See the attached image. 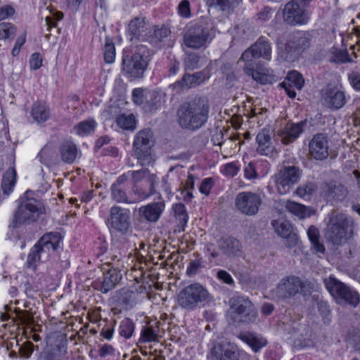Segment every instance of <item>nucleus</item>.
I'll list each match as a JSON object with an SVG mask.
<instances>
[{
  "instance_id": "obj_1",
  "label": "nucleus",
  "mask_w": 360,
  "mask_h": 360,
  "mask_svg": "<svg viewBox=\"0 0 360 360\" xmlns=\"http://www.w3.org/2000/svg\"><path fill=\"white\" fill-rule=\"evenodd\" d=\"M210 105L205 98H195L180 105L177 110V120L182 128L195 130L207 121Z\"/></svg>"
},
{
  "instance_id": "obj_2",
  "label": "nucleus",
  "mask_w": 360,
  "mask_h": 360,
  "mask_svg": "<svg viewBox=\"0 0 360 360\" xmlns=\"http://www.w3.org/2000/svg\"><path fill=\"white\" fill-rule=\"evenodd\" d=\"M326 237L334 245L345 243L353 232L354 221L346 214L333 211L328 214Z\"/></svg>"
},
{
  "instance_id": "obj_3",
  "label": "nucleus",
  "mask_w": 360,
  "mask_h": 360,
  "mask_svg": "<svg viewBox=\"0 0 360 360\" xmlns=\"http://www.w3.org/2000/svg\"><path fill=\"white\" fill-rule=\"evenodd\" d=\"M212 299L211 294L204 285L193 283L179 290L176 295V303L183 309L193 311Z\"/></svg>"
},
{
  "instance_id": "obj_4",
  "label": "nucleus",
  "mask_w": 360,
  "mask_h": 360,
  "mask_svg": "<svg viewBox=\"0 0 360 360\" xmlns=\"http://www.w3.org/2000/svg\"><path fill=\"white\" fill-rule=\"evenodd\" d=\"M323 283L337 303L348 304L353 307H356L359 303V293L334 276H330L324 278Z\"/></svg>"
},
{
  "instance_id": "obj_5",
  "label": "nucleus",
  "mask_w": 360,
  "mask_h": 360,
  "mask_svg": "<svg viewBox=\"0 0 360 360\" xmlns=\"http://www.w3.org/2000/svg\"><path fill=\"white\" fill-rule=\"evenodd\" d=\"M229 316L234 322H252L257 317V311L252 302L244 297L234 296L229 300Z\"/></svg>"
},
{
  "instance_id": "obj_6",
  "label": "nucleus",
  "mask_w": 360,
  "mask_h": 360,
  "mask_svg": "<svg viewBox=\"0 0 360 360\" xmlns=\"http://www.w3.org/2000/svg\"><path fill=\"white\" fill-rule=\"evenodd\" d=\"M311 284L303 282L295 276L283 278L274 290V295L279 300H286L295 297L299 293L305 295L309 292Z\"/></svg>"
},
{
  "instance_id": "obj_7",
  "label": "nucleus",
  "mask_w": 360,
  "mask_h": 360,
  "mask_svg": "<svg viewBox=\"0 0 360 360\" xmlns=\"http://www.w3.org/2000/svg\"><path fill=\"white\" fill-rule=\"evenodd\" d=\"M153 143V135L150 129H143L136 134L133 150L141 165H146L151 162V148Z\"/></svg>"
},
{
  "instance_id": "obj_8",
  "label": "nucleus",
  "mask_w": 360,
  "mask_h": 360,
  "mask_svg": "<svg viewBox=\"0 0 360 360\" xmlns=\"http://www.w3.org/2000/svg\"><path fill=\"white\" fill-rule=\"evenodd\" d=\"M302 171L296 166H283L275 175L274 182L277 191L281 194L288 193L292 187L297 184Z\"/></svg>"
},
{
  "instance_id": "obj_9",
  "label": "nucleus",
  "mask_w": 360,
  "mask_h": 360,
  "mask_svg": "<svg viewBox=\"0 0 360 360\" xmlns=\"http://www.w3.org/2000/svg\"><path fill=\"white\" fill-rule=\"evenodd\" d=\"M30 191H26L25 193L27 201L21 202L17 210L15 212L14 218L12 221V226L17 228L21 224L35 221L39 216V207L38 205H34L29 200H37L34 198L29 200Z\"/></svg>"
},
{
  "instance_id": "obj_10",
  "label": "nucleus",
  "mask_w": 360,
  "mask_h": 360,
  "mask_svg": "<svg viewBox=\"0 0 360 360\" xmlns=\"http://www.w3.org/2000/svg\"><path fill=\"white\" fill-rule=\"evenodd\" d=\"M283 21L290 25H305L310 15L301 1L292 0L287 3L283 9Z\"/></svg>"
},
{
  "instance_id": "obj_11",
  "label": "nucleus",
  "mask_w": 360,
  "mask_h": 360,
  "mask_svg": "<svg viewBox=\"0 0 360 360\" xmlns=\"http://www.w3.org/2000/svg\"><path fill=\"white\" fill-rule=\"evenodd\" d=\"M165 95L160 91L148 90L141 88L134 89L133 101L136 105H143L146 110L153 111L160 108L165 101Z\"/></svg>"
},
{
  "instance_id": "obj_12",
  "label": "nucleus",
  "mask_w": 360,
  "mask_h": 360,
  "mask_svg": "<svg viewBox=\"0 0 360 360\" xmlns=\"http://www.w3.org/2000/svg\"><path fill=\"white\" fill-rule=\"evenodd\" d=\"M210 41V32L200 25L190 26L184 34V44L188 48L198 49Z\"/></svg>"
},
{
  "instance_id": "obj_13",
  "label": "nucleus",
  "mask_w": 360,
  "mask_h": 360,
  "mask_svg": "<svg viewBox=\"0 0 360 360\" xmlns=\"http://www.w3.org/2000/svg\"><path fill=\"white\" fill-rule=\"evenodd\" d=\"M147 65L146 58L139 53L124 56L122 59V70L131 79L141 77Z\"/></svg>"
},
{
  "instance_id": "obj_14",
  "label": "nucleus",
  "mask_w": 360,
  "mask_h": 360,
  "mask_svg": "<svg viewBox=\"0 0 360 360\" xmlns=\"http://www.w3.org/2000/svg\"><path fill=\"white\" fill-rule=\"evenodd\" d=\"M262 204L259 195L252 192L239 193L235 200L238 210L248 216L255 215Z\"/></svg>"
},
{
  "instance_id": "obj_15",
  "label": "nucleus",
  "mask_w": 360,
  "mask_h": 360,
  "mask_svg": "<svg viewBox=\"0 0 360 360\" xmlns=\"http://www.w3.org/2000/svg\"><path fill=\"white\" fill-rule=\"evenodd\" d=\"M237 347L226 341L215 343L210 349L209 360H238Z\"/></svg>"
},
{
  "instance_id": "obj_16",
  "label": "nucleus",
  "mask_w": 360,
  "mask_h": 360,
  "mask_svg": "<svg viewBox=\"0 0 360 360\" xmlns=\"http://www.w3.org/2000/svg\"><path fill=\"white\" fill-rule=\"evenodd\" d=\"M271 56V46L270 43L264 37L258 40L247 49L240 57L243 61H251L252 58H263L269 60Z\"/></svg>"
},
{
  "instance_id": "obj_17",
  "label": "nucleus",
  "mask_w": 360,
  "mask_h": 360,
  "mask_svg": "<svg viewBox=\"0 0 360 360\" xmlns=\"http://www.w3.org/2000/svg\"><path fill=\"white\" fill-rule=\"evenodd\" d=\"M328 140L323 134L314 135L309 143L310 155L318 160H323L328 156Z\"/></svg>"
},
{
  "instance_id": "obj_18",
  "label": "nucleus",
  "mask_w": 360,
  "mask_h": 360,
  "mask_svg": "<svg viewBox=\"0 0 360 360\" xmlns=\"http://www.w3.org/2000/svg\"><path fill=\"white\" fill-rule=\"evenodd\" d=\"M305 123L288 122L277 131L278 139L284 145H288L294 142L304 131Z\"/></svg>"
},
{
  "instance_id": "obj_19",
  "label": "nucleus",
  "mask_w": 360,
  "mask_h": 360,
  "mask_svg": "<svg viewBox=\"0 0 360 360\" xmlns=\"http://www.w3.org/2000/svg\"><path fill=\"white\" fill-rule=\"evenodd\" d=\"M130 226L129 211L119 207L110 210V226L121 233H126Z\"/></svg>"
},
{
  "instance_id": "obj_20",
  "label": "nucleus",
  "mask_w": 360,
  "mask_h": 360,
  "mask_svg": "<svg viewBox=\"0 0 360 360\" xmlns=\"http://www.w3.org/2000/svg\"><path fill=\"white\" fill-rule=\"evenodd\" d=\"M63 239L62 229L46 233V252L50 259L56 260L59 258Z\"/></svg>"
},
{
  "instance_id": "obj_21",
  "label": "nucleus",
  "mask_w": 360,
  "mask_h": 360,
  "mask_svg": "<svg viewBox=\"0 0 360 360\" xmlns=\"http://www.w3.org/2000/svg\"><path fill=\"white\" fill-rule=\"evenodd\" d=\"M116 258L117 256H115L112 259V262L110 263L112 265V269L103 274V281L101 288V290L103 292H107L114 288L122 278L120 274V268L122 264H120V261L119 259L116 262L115 261Z\"/></svg>"
},
{
  "instance_id": "obj_22",
  "label": "nucleus",
  "mask_w": 360,
  "mask_h": 360,
  "mask_svg": "<svg viewBox=\"0 0 360 360\" xmlns=\"http://www.w3.org/2000/svg\"><path fill=\"white\" fill-rule=\"evenodd\" d=\"M127 186V176L125 175L120 176L117 181L111 186V194L112 198L118 202L134 203L135 199L131 193L127 195L125 188Z\"/></svg>"
},
{
  "instance_id": "obj_23",
  "label": "nucleus",
  "mask_w": 360,
  "mask_h": 360,
  "mask_svg": "<svg viewBox=\"0 0 360 360\" xmlns=\"http://www.w3.org/2000/svg\"><path fill=\"white\" fill-rule=\"evenodd\" d=\"M325 105L333 109H339L346 103L345 93L336 87H327L323 94Z\"/></svg>"
},
{
  "instance_id": "obj_24",
  "label": "nucleus",
  "mask_w": 360,
  "mask_h": 360,
  "mask_svg": "<svg viewBox=\"0 0 360 360\" xmlns=\"http://www.w3.org/2000/svg\"><path fill=\"white\" fill-rule=\"evenodd\" d=\"M348 193L347 188L337 182L325 183L321 187V194L328 200H342Z\"/></svg>"
},
{
  "instance_id": "obj_25",
  "label": "nucleus",
  "mask_w": 360,
  "mask_h": 360,
  "mask_svg": "<svg viewBox=\"0 0 360 360\" xmlns=\"http://www.w3.org/2000/svg\"><path fill=\"white\" fill-rule=\"evenodd\" d=\"M210 75L207 71L202 70L194 74H185L181 80L174 84V87L190 89L195 87L208 79Z\"/></svg>"
},
{
  "instance_id": "obj_26",
  "label": "nucleus",
  "mask_w": 360,
  "mask_h": 360,
  "mask_svg": "<svg viewBox=\"0 0 360 360\" xmlns=\"http://www.w3.org/2000/svg\"><path fill=\"white\" fill-rule=\"evenodd\" d=\"M304 84V80L302 75L297 71H291L287 75L285 79L281 84L287 94L290 98H295L296 96L295 91L292 89V87H295L297 90H301Z\"/></svg>"
},
{
  "instance_id": "obj_27",
  "label": "nucleus",
  "mask_w": 360,
  "mask_h": 360,
  "mask_svg": "<svg viewBox=\"0 0 360 360\" xmlns=\"http://www.w3.org/2000/svg\"><path fill=\"white\" fill-rule=\"evenodd\" d=\"M257 143V152L261 155L274 157L277 154V151L271 142V137L269 134L262 130L259 132L256 137Z\"/></svg>"
},
{
  "instance_id": "obj_28",
  "label": "nucleus",
  "mask_w": 360,
  "mask_h": 360,
  "mask_svg": "<svg viewBox=\"0 0 360 360\" xmlns=\"http://www.w3.org/2000/svg\"><path fill=\"white\" fill-rule=\"evenodd\" d=\"M271 225L278 236L288 238V241H290L291 244H289L288 247L290 248L296 244L297 237L295 234H292V228L289 221L283 219L274 220Z\"/></svg>"
},
{
  "instance_id": "obj_29",
  "label": "nucleus",
  "mask_w": 360,
  "mask_h": 360,
  "mask_svg": "<svg viewBox=\"0 0 360 360\" xmlns=\"http://www.w3.org/2000/svg\"><path fill=\"white\" fill-rule=\"evenodd\" d=\"M165 209L163 202H157L148 204L139 208L140 215L150 222H155L160 218Z\"/></svg>"
},
{
  "instance_id": "obj_30",
  "label": "nucleus",
  "mask_w": 360,
  "mask_h": 360,
  "mask_svg": "<svg viewBox=\"0 0 360 360\" xmlns=\"http://www.w3.org/2000/svg\"><path fill=\"white\" fill-rule=\"evenodd\" d=\"M157 181H146L132 186L131 193L135 202L144 200L155 193V186Z\"/></svg>"
},
{
  "instance_id": "obj_31",
  "label": "nucleus",
  "mask_w": 360,
  "mask_h": 360,
  "mask_svg": "<svg viewBox=\"0 0 360 360\" xmlns=\"http://www.w3.org/2000/svg\"><path fill=\"white\" fill-rule=\"evenodd\" d=\"M218 247L222 253L228 257L238 255L240 251V242L233 238H222L218 241Z\"/></svg>"
},
{
  "instance_id": "obj_32",
  "label": "nucleus",
  "mask_w": 360,
  "mask_h": 360,
  "mask_svg": "<svg viewBox=\"0 0 360 360\" xmlns=\"http://www.w3.org/2000/svg\"><path fill=\"white\" fill-rule=\"evenodd\" d=\"M239 338L242 341L248 344L255 352H257L267 344L265 338L250 332L240 334Z\"/></svg>"
},
{
  "instance_id": "obj_33",
  "label": "nucleus",
  "mask_w": 360,
  "mask_h": 360,
  "mask_svg": "<svg viewBox=\"0 0 360 360\" xmlns=\"http://www.w3.org/2000/svg\"><path fill=\"white\" fill-rule=\"evenodd\" d=\"M60 154L64 162L71 164L75 162L78 155V149L73 142L66 141L60 146Z\"/></svg>"
},
{
  "instance_id": "obj_34",
  "label": "nucleus",
  "mask_w": 360,
  "mask_h": 360,
  "mask_svg": "<svg viewBox=\"0 0 360 360\" xmlns=\"http://www.w3.org/2000/svg\"><path fill=\"white\" fill-rule=\"evenodd\" d=\"M127 176V181L130 178L132 179L133 185L141 184L143 181H157L158 177L155 174H151L148 169H141L137 171H130L123 174Z\"/></svg>"
},
{
  "instance_id": "obj_35",
  "label": "nucleus",
  "mask_w": 360,
  "mask_h": 360,
  "mask_svg": "<svg viewBox=\"0 0 360 360\" xmlns=\"http://www.w3.org/2000/svg\"><path fill=\"white\" fill-rule=\"evenodd\" d=\"M16 181V171L14 167L8 168L3 175L1 189L3 193L9 195Z\"/></svg>"
},
{
  "instance_id": "obj_36",
  "label": "nucleus",
  "mask_w": 360,
  "mask_h": 360,
  "mask_svg": "<svg viewBox=\"0 0 360 360\" xmlns=\"http://www.w3.org/2000/svg\"><path fill=\"white\" fill-rule=\"evenodd\" d=\"M15 313L16 314V316L20 323L22 324L28 326L33 332L42 331V326L39 324L35 326L34 324L33 317L27 311L15 309Z\"/></svg>"
},
{
  "instance_id": "obj_37",
  "label": "nucleus",
  "mask_w": 360,
  "mask_h": 360,
  "mask_svg": "<svg viewBox=\"0 0 360 360\" xmlns=\"http://www.w3.org/2000/svg\"><path fill=\"white\" fill-rule=\"evenodd\" d=\"M285 207L289 212L297 216L300 219H304L310 216V212L308 208L300 203L288 200L285 203Z\"/></svg>"
},
{
  "instance_id": "obj_38",
  "label": "nucleus",
  "mask_w": 360,
  "mask_h": 360,
  "mask_svg": "<svg viewBox=\"0 0 360 360\" xmlns=\"http://www.w3.org/2000/svg\"><path fill=\"white\" fill-rule=\"evenodd\" d=\"M96 123L93 120H87L80 122L76 124L73 131L79 136H85L93 132L96 128Z\"/></svg>"
},
{
  "instance_id": "obj_39",
  "label": "nucleus",
  "mask_w": 360,
  "mask_h": 360,
  "mask_svg": "<svg viewBox=\"0 0 360 360\" xmlns=\"http://www.w3.org/2000/svg\"><path fill=\"white\" fill-rule=\"evenodd\" d=\"M169 33V30L165 26H153L148 32L150 40L154 44L162 41L168 36Z\"/></svg>"
},
{
  "instance_id": "obj_40",
  "label": "nucleus",
  "mask_w": 360,
  "mask_h": 360,
  "mask_svg": "<svg viewBox=\"0 0 360 360\" xmlns=\"http://www.w3.org/2000/svg\"><path fill=\"white\" fill-rule=\"evenodd\" d=\"M246 75L251 76L252 78L261 84H266L270 83L272 80V76L269 74H266L257 70H254L251 68L246 66L244 68Z\"/></svg>"
},
{
  "instance_id": "obj_41",
  "label": "nucleus",
  "mask_w": 360,
  "mask_h": 360,
  "mask_svg": "<svg viewBox=\"0 0 360 360\" xmlns=\"http://www.w3.org/2000/svg\"><path fill=\"white\" fill-rule=\"evenodd\" d=\"M308 237L312 246L318 252H324L325 248L319 240V231L314 226H311L307 231Z\"/></svg>"
},
{
  "instance_id": "obj_42",
  "label": "nucleus",
  "mask_w": 360,
  "mask_h": 360,
  "mask_svg": "<svg viewBox=\"0 0 360 360\" xmlns=\"http://www.w3.org/2000/svg\"><path fill=\"white\" fill-rule=\"evenodd\" d=\"M116 122L124 129L134 130L136 128L135 117L132 114H122L117 117Z\"/></svg>"
},
{
  "instance_id": "obj_43",
  "label": "nucleus",
  "mask_w": 360,
  "mask_h": 360,
  "mask_svg": "<svg viewBox=\"0 0 360 360\" xmlns=\"http://www.w3.org/2000/svg\"><path fill=\"white\" fill-rule=\"evenodd\" d=\"M311 36L309 32H298L293 35V46L295 49H306L309 46Z\"/></svg>"
},
{
  "instance_id": "obj_44",
  "label": "nucleus",
  "mask_w": 360,
  "mask_h": 360,
  "mask_svg": "<svg viewBox=\"0 0 360 360\" xmlns=\"http://www.w3.org/2000/svg\"><path fill=\"white\" fill-rule=\"evenodd\" d=\"M45 235L42 236L38 242L36 244L33 249L31 250L30 253L27 256V266L29 267L34 266V264L40 259V252L43 251V245L41 242L43 241Z\"/></svg>"
},
{
  "instance_id": "obj_45",
  "label": "nucleus",
  "mask_w": 360,
  "mask_h": 360,
  "mask_svg": "<svg viewBox=\"0 0 360 360\" xmlns=\"http://www.w3.org/2000/svg\"><path fill=\"white\" fill-rule=\"evenodd\" d=\"M134 330V324L131 319L126 318L121 321L119 326V333L121 336L129 338L132 335Z\"/></svg>"
},
{
  "instance_id": "obj_46",
  "label": "nucleus",
  "mask_w": 360,
  "mask_h": 360,
  "mask_svg": "<svg viewBox=\"0 0 360 360\" xmlns=\"http://www.w3.org/2000/svg\"><path fill=\"white\" fill-rule=\"evenodd\" d=\"M316 191V186L308 182L298 186L295 191V194L302 198H309Z\"/></svg>"
},
{
  "instance_id": "obj_47",
  "label": "nucleus",
  "mask_w": 360,
  "mask_h": 360,
  "mask_svg": "<svg viewBox=\"0 0 360 360\" xmlns=\"http://www.w3.org/2000/svg\"><path fill=\"white\" fill-rule=\"evenodd\" d=\"M115 58V48L112 41L106 37L104 47V60L107 63H112Z\"/></svg>"
},
{
  "instance_id": "obj_48",
  "label": "nucleus",
  "mask_w": 360,
  "mask_h": 360,
  "mask_svg": "<svg viewBox=\"0 0 360 360\" xmlns=\"http://www.w3.org/2000/svg\"><path fill=\"white\" fill-rule=\"evenodd\" d=\"M221 71L226 77V84L229 88L235 85L236 82V76L232 70V66L230 64H225L221 67Z\"/></svg>"
},
{
  "instance_id": "obj_49",
  "label": "nucleus",
  "mask_w": 360,
  "mask_h": 360,
  "mask_svg": "<svg viewBox=\"0 0 360 360\" xmlns=\"http://www.w3.org/2000/svg\"><path fill=\"white\" fill-rule=\"evenodd\" d=\"M200 58L198 54L191 53L187 54L184 60V65L186 70H193L199 68Z\"/></svg>"
},
{
  "instance_id": "obj_50",
  "label": "nucleus",
  "mask_w": 360,
  "mask_h": 360,
  "mask_svg": "<svg viewBox=\"0 0 360 360\" xmlns=\"http://www.w3.org/2000/svg\"><path fill=\"white\" fill-rule=\"evenodd\" d=\"M49 15H46V26L49 27H56L57 22L62 20L63 13L60 11H54L52 9L49 11Z\"/></svg>"
},
{
  "instance_id": "obj_51",
  "label": "nucleus",
  "mask_w": 360,
  "mask_h": 360,
  "mask_svg": "<svg viewBox=\"0 0 360 360\" xmlns=\"http://www.w3.org/2000/svg\"><path fill=\"white\" fill-rule=\"evenodd\" d=\"M145 25L144 20L141 18H136L129 24L128 31L132 35H136Z\"/></svg>"
},
{
  "instance_id": "obj_52",
  "label": "nucleus",
  "mask_w": 360,
  "mask_h": 360,
  "mask_svg": "<svg viewBox=\"0 0 360 360\" xmlns=\"http://www.w3.org/2000/svg\"><path fill=\"white\" fill-rule=\"evenodd\" d=\"M45 112V107L38 103L33 105L32 108V116L34 121L40 123L44 120V114Z\"/></svg>"
},
{
  "instance_id": "obj_53",
  "label": "nucleus",
  "mask_w": 360,
  "mask_h": 360,
  "mask_svg": "<svg viewBox=\"0 0 360 360\" xmlns=\"http://www.w3.org/2000/svg\"><path fill=\"white\" fill-rule=\"evenodd\" d=\"M16 28L11 23L2 22L0 24V38L8 39L15 34Z\"/></svg>"
},
{
  "instance_id": "obj_54",
  "label": "nucleus",
  "mask_w": 360,
  "mask_h": 360,
  "mask_svg": "<svg viewBox=\"0 0 360 360\" xmlns=\"http://www.w3.org/2000/svg\"><path fill=\"white\" fill-rule=\"evenodd\" d=\"M175 216L181 224H186L188 221V215L186 212L185 207L183 204H176L174 207Z\"/></svg>"
},
{
  "instance_id": "obj_55",
  "label": "nucleus",
  "mask_w": 360,
  "mask_h": 360,
  "mask_svg": "<svg viewBox=\"0 0 360 360\" xmlns=\"http://www.w3.org/2000/svg\"><path fill=\"white\" fill-rule=\"evenodd\" d=\"M201 267L202 259L200 258L191 260L186 269V275L188 276H195Z\"/></svg>"
},
{
  "instance_id": "obj_56",
  "label": "nucleus",
  "mask_w": 360,
  "mask_h": 360,
  "mask_svg": "<svg viewBox=\"0 0 360 360\" xmlns=\"http://www.w3.org/2000/svg\"><path fill=\"white\" fill-rule=\"evenodd\" d=\"M205 2L207 6H218L222 11H226L231 7L230 0H205Z\"/></svg>"
},
{
  "instance_id": "obj_57",
  "label": "nucleus",
  "mask_w": 360,
  "mask_h": 360,
  "mask_svg": "<svg viewBox=\"0 0 360 360\" xmlns=\"http://www.w3.org/2000/svg\"><path fill=\"white\" fill-rule=\"evenodd\" d=\"M194 187V178L191 174L188 176V179L184 184H183V192H186L184 199L190 200L193 198V194L191 192Z\"/></svg>"
},
{
  "instance_id": "obj_58",
  "label": "nucleus",
  "mask_w": 360,
  "mask_h": 360,
  "mask_svg": "<svg viewBox=\"0 0 360 360\" xmlns=\"http://www.w3.org/2000/svg\"><path fill=\"white\" fill-rule=\"evenodd\" d=\"M179 13L184 18H188L191 15L190 2L188 0L181 1L178 6Z\"/></svg>"
},
{
  "instance_id": "obj_59",
  "label": "nucleus",
  "mask_w": 360,
  "mask_h": 360,
  "mask_svg": "<svg viewBox=\"0 0 360 360\" xmlns=\"http://www.w3.org/2000/svg\"><path fill=\"white\" fill-rule=\"evenodd\" d=\"M141 338L145 342L155 341L157 338V335L151 327H145L141 332Z\"/></svg>"
},
{
  "instance_id": "obj_60",
  "label": "nucleus",
  "mask_w": 360,
  "mask_h": 360,
  "mask_svg": "<svg viewBox=\"0 0 360 360\" xmlns=\"http://www.w3.org/2000/svg\"><path fill=\"white\" fill-rule=\"evenodd\" d=\"M217 278L220 281H221L223 283L229 285H234V281L231 276L229 273H228L225 270H219L217 272Z\"/></svg>"
},
{
  "instance_id": "obj_61",
  "label": "nucleus",
  "mask_w": 360,
  "mask_h": 360,
  "mask_svg": "<svg viewBox=\"0 0 360 360\" xmlns=\"http://www.w3.org/2000/svg\"><path fill=\"white\" fill-rule=\"evenodd\" d=\"M34 345L30 342H25L20 348V355L25 358H28L33 352Z\"/></svg>"
},
{
  "instance_id": "obj_62",
  "label": "nucleus",
  "mask_w": 360,
  "mask_h": 360,
  "mask_svg": "<svg viewBox=\"0 0 360 360\" xmlns=\"http://www.w3.org/2000/svg\"><path fill=\"white\" fill-rule=\"evenodd\" d=\"M42 58L39 53H34L32 55L30 65L32 70H37L42 65Z\"/></svg>"
},
{
  "instance_id": "obj_63",
  "label": "nucleus",
  "mask_w": 360,
  "mask_h": 360,
  "mask_svg": "<svg viewBox=\"0 0 360 360\" xmlns=\"http://www.w3.org/2000/svg\"><path fill=\"white\" fill-rule=\"evenodd\" d=\"M61 349L59 346H56L46 354V360H61Z\"/></svg>"
},
{
  "instance_id": "obj_64",
  "label": "nucleus",
  "mask_w": 360,
  "mask_h": 360,
  "mask_svg": "<svg viewBox=\"0 0 360 360\" xmlns=\"http://www.w3.org/2000/svg\"><path fill=\"white\" fill-rule=\"evenodd\" d=\"M349 79L352 86L356 89L360 90V72H353L349 75Z\"/></svg>"
}]
</instances>
